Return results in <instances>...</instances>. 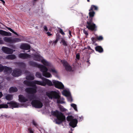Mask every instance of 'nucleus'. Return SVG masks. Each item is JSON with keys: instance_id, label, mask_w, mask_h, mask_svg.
I'll list each match as a JSON object with an SVG mask.
<instances>
[{"instance_id": "obj_1", "label": "nucleus", "mask_w": 133, "mask_h": 133, "mask_svg": "<svg viewBox=\"0 0 133 133\" xmlns=\"http://www.w3.org/2000/svg\"><path fill=\"white\" fill-rule=\"evenodd\" d=\"M89 13V18L87 22L86 26L89 30L92 31H95L97 30V26L93 22V18L95 14L94 11H90Z\"/></svg>"}, {"instance_id": "obj_2", "label": "nucleus", "mask_w": 133, "mask_h": 133, "mask_svg": "<svg viewBox=\"0 0 133 133\" xmlns=\"http://www.w3.org/2000/svg\"><path fill=\"white\" fill-rule=\"evenodd\" d=\"M51 114L57 117V119L56 120V122L57 124H59L65 121V117L64 114L57 110L52 111Z\"/></svg>"}, {"instance_id": "obj_3", "label": "nucleus", "mask_w": 133, "mask_h": 133, "mask_svg": "<svg viewBox=\"0 0 133 133\" xmlns=\"http://www.w3.org/2000/svg\"><path fill=\"white\" fill-rule=\"evenodd\" d=\"M46 95L49 98H52L57 99L60 98V96L59 93L55 91H51L50 92L46 93Z\"/></svg>"}, {"instance_id": "obj_4", "label": "nucleus", "mask_w": 133, "mask_h": 133, "mask_svg": "<svg viewBox=\"0 0 133 133\" xmlns=\"http://www.w3.org/2000/svg\"><path fill=\"white\" fill-rule=\"evenodd\" d=\"M31 104L34 107L37 108H40L43 106L42 103L39 100L34 99L32 100Z\"/></svg>"}, {"instance_id": "obj_5", "label": "nucleus", "mask_w": 133, "mask_h": 133, "mask_svg": "<svg viewBox=\"0 0 133 133\" xmlns=\"http://www.w3.org/2000/svg\"><path fill=\"white\" fill-rule=\"evenodd\" d=\"M61 62L66 71L70 72L73 71L72 68L66 61L64 60H62L61 61Z\"/></svg>"}, {"instance_id": "obj_6", "label": "nucleus", "mask_w": 133, "mask_h": 133, "mask_svg": "<svg viewBox=\"0 0 133 133\" xmlns=\"http://www.w3.org/2000/svg\"><path fill=\"white\" fill-rule=\"evenodd\" d=\"M33 87L27 88L25 89V90L28 93L31 94H34L37 92L36 87L33 86Z\"/></svg>"}, {"instance_id": "obj_7", "label": "nucleus", "mask_w": 133, "mask_h": 133, "mask_svg": "<svg viewBox=\"0 0 133 133\" xmlns=\"http://www.w3.org/2000/svg\"><path fill=\"white\" fill-rule=\"evenodd\" d=\"M52 82L56 88L59 89H63L64 88V85L61 82L55 80L53 81Z\"/></svg>"}, {"instance_id": "obj_8", "label": "nucleus", "mask_w": 133, "mask_h": 133, "mask_svg": "<svg viewBox=\"0 0 133 133\" xmlns=\"http://www.w3.org/2000/svg\"><path fill=\"white\" fill-rule=\"evenodd\" d=\"M22 71L19 69H16L14 70L12 73V75L14 77H18L21 75Z\"/></svg>"}, {"instance_id": "obj_9", "label": "nucleus", "mask_w": 133, "mask_h": 133, "mask_svg": "<svg viewBox=\"0 0 133 133\" xmlns=\"http://www.w3.org/2000/svg\"><path fill=\"white\" fill-rule=\"evenodd\" d=\"M18 57L20 58L25 59L30 58L31 55L26 53H21L18 55Z\"/></svg>"}, {"instance_id": "obj_10", "label": "nucleus", "mask_w": 133, "mask_h": 133, "mask_svg": "<svg viewBox=\"0 0 133 133\" xmlns=\"http://www.w3.org/2000/svg\"><path fill=\"white\" fill-rule=\"evenodd\" d=\"M30 47H31L30 45L25 43L21 44L20 46V48L24 50H30Z\"/></svg>"}, {"instance_id": "obj_11", "label": "nucleus", "mask_w": 133, "mask_h": 133, "mask_svg": "<svg viewBox=\"0 0 133 133\" xmlns=\"http://www.w3.org/2000/svg\"><path fill=\"white\" fill-rule=\"evenodd\" d=\"M21 39L18 38L9 37V43H14L21 41Z\"/></svg>"}, {"instance_id": "obj_12", "label": "nucleus", "mask_w": 133, "mask_h": 133, "mask_svg": "<svg viewBox=\"0 0 133 133\" xmlns=\"http://www.w3.org/2000/svg\"><path fill=\"white\" fill-rule=\"evenodd\" d=\"M38 68H39L41 71L42 72V73L47 72L48 70V68L46 67L42 64H39Z\"/></svg>"}, {"instance_id": "obj_13", "label": "nucleus", "mask_w": 133, "mask_h": 133, "mask_svg": "<svg viewBox=\"0 0 133 133\" xmlns=\"http://www.w3.org/2000/svg\"><path fill=\"white\" fill-rule=\"evenodd\" d=\"M78 122L77 120L76 119H73L69 123V125L73 128L75 127Z\"/></svg>"}, {"instance_id": "obj_14", "label": "nucleus", "mask_w": 133, "mask_h": 133, "mask_svg": "<svg viewBox=\"0 0 133 133\" xmlns=\"http://www.w3.org/2000/svg\"><path fill=\"white\" fill-rule=\"evenodd\" d=\"M38 84L41 86H45V83L44 81H41L38 80H34V86L35 87H36V84Z\"/></svg>"}, {"instance_id": "obj_15", "label": "nucleus", "mask_w": 133, "mask_h": 133, "mask_svg": "<svg viewBox=\"0 0 133 133\" xmlns=\"http://www.w3.org/2000/svg\"><path fill=\"white\" fill-rule=\"evenodd\" d=\"M18 98L19 100L21 102H25L28 101V99L22 95H19L18 96Z\"/></svg>"}, {"instance_id": "obj_16", "label": "nucleus", "mask_w": 133, "mask_h": 133, "mask_svg": "<svg viewBox=\"0 0 133 133\" xmlns=\"http://www.w3.org/2000/svg\"><path fill=\"white\" fill-rule=\"evenodd\" d=\"M42 79L43 81L45 83V85L47 84L50 86H51L54 85L52 82L49 80L44 78H42Z\"/></svg>"}, {"instance_id": "obj_17", "label": "nucleus", "mask_w": 133, "mask_h": 133, "mask_svg": "<svg viewBox=\"0 0 133 133\" xmlns=\"http://www.w3.org/2000/svg\"><path fill=\"white\" fill-rule=\"evenodd\" d=\"M8 67L6 66H3L0 64V72L3 71L5 73H8Z\"/></svg>"}, {"instance_id": "obj_18", "label": "nucleus", "mask_w": 133, "mask_h": 133, "mask_svg": "<svg viewBox=\"0 0 133 133\" xmlns=\"http://www.w3.org/2000/svg\"><path fill=\"white\" fill-rule=\"evenodd\" d=\"M42 57L39 54H35L34 55V60L37 61H40L42 60Z\"/></svg>"}, {"instance_id": "obj_19", "label": "nucleus", "mask_w": 133, "mask_h": 133, "mask_svg": "<svg viewBox=\"0 0 133 133\" xmlns=\"http://www.w3.org/2000/svg\"><path fill=\"white\" fill-rule=\"evenodd\" d=\"M23 83L28 86L32 87L34 86V81H29L27 80L24 81Z\"/></svg>"}, {"instance_id": "obj_20", "label": "nucleus", "mask_w": 133, "mask_h": 133, "mask_svg": "<svg viewBox=\"0 0 133 133\" xmlns=\"http://www.w3.org/2000/svg\"><path fill=\"white\" fill-rule=\"evenodd\" d=\"M28 63L30 66L35 67H38L39 65L37 64L36 62L33 61H30L28 62Z\"/></svg>"}, {"instance_id": "obj_21", "label": "nucleus", "mask_w": 133, "mask_h": 133, "mask_svg": "<svg viewBox=\"0 0 133 133\" xmlns=\"http://www.w3.org/2000/svg\"><path fill=\"white\" fill-rule=\"evenodd\" d=\"M95 50L99 53H102L103 51V48L100 46H97L95 48Z\"/></svg>"}, {"instance_id": "obj_22", "label": "nucleus", "mask_w": 133, "mask_h": 133, "mask_svg": "<svg viewBox=\"0 0 133 133\" xmlns=\"http://www.w3.org/2000/svg\"><path fill=\"white\" fill-rule=\"evenodd\" d=\"M27 98L30 101H31L36 99V96L34 94H31L28 95Z\"/></svg>"}, {"instance_id": "obj_23", "label": "nucleus", "mask_w": 133, "mask_h": 133, "mask_svg": "<svg viewBox=\"0 0 133 133\" xmlns=\"http://www.w3.org/2000/svg\"><path fill=\"white\" fill-rule=\"evenodd\" d=\"M9 105H10L11 107L14 108L18 107V106L17 103L13 101L9 102Z\"/></svg>"}, {"instance_id": "obj_24", "label": "nucleus", "mask_w": 133, "mask_h": 133, "mask_svg": "<svg viewBox=\"0 0 133 133\" xmlns=\"http://www.w3.org/2000/svg\"><path fill=\"white\" fill-rule=\"evenodd\" d=\"M3 94L1 92H0V98L2 96ZM8 107V105L7 104H0V109L2 108H7Z\"/></svg>"}, {"instance_id": "obj_25", "label": "nucleus", "mask_w": 133, "mask_h": 133, "mask_svg": "<svg viewBox=\"0 0 133 133\" xmlns=\"http://www.w3.org/2000/svg\"><path fill=\"white\" fill-rule=\"evenodd\" d=\"M18 89L16 87H12L9 89V91L10 92H17Z\"/></svg>"}, {"instance_id": "obj_26", "label": "nucleus", "mask_w": 133, "mask_h": 133, "mask_svg": "<svg viewBox=\"0 0 133 133\" xmlns=\"http://www.w3.org/2000/svg\"><path fill=\"white\" fill-rule=\"evenodd\" d=\"M60 43L62 44L65 46H67L68 45V42L65 39H62Z\"/></svg>"}, {"instance_id": "obj_27", "label": "nucleus", "mask_w": 133, "mask_h": 133, "mask_svg": "<svg viewBox=\"0 0 133 133\" xmlns=\"http://www.w3.org/2000/svg\"><path fill=\"white\" fill-rule=\"evenodd\" d=\"M17 64L19 67L23 69L25 68L26 66L25 64L22 62L18 63Z\"/></svg>"}, {"instance_id": "obj_28", "label": "nucleus", "mask_w": 133, "mask_h": 133, "mask_svg": "<svg viewBox=\"0 0 133 133\" xmlns=\"http://www.w3.org/2000/svg\"><path fill=\"white\" fill-rule=\"evenodd\" d=\"M64 99L63 98H61V97L59 98V99H57V103L58 104H63L65 102L63 101Z\"/></svg>"}, {"instance_id": "obj_29", "label": "nucleus", "mask_w": 133, "mask_h": 133, "mask_svg": "<svg viewBox=\"0 0 133 133\" xmlns=\"http://www.w3.org/2000/svg\"><path fill=\"white\" fill-rule=\"evenodd\" d=\"M98 10V8L96 6L94 5H92L91 6L90 9L89 10V11H90L97 10Z\"/></svg>"}, {"instance_id": "obj_30", "label": "nucleus", "mask_w": 133, "mask_h": 133, "mask_svg": "<svg viewBox=\"0 0 133 133\" xmlns=\"http://www.w3.org/2000/svg\"><path fill=\"white\" fill-rule=\"evenodd\" d=\"M43 75L46 77L49 78L52 76L51 74L47 72H46L44 73H42Z\"/></svg>"}, {"instance_id": "obj_31", "label": "nucleus", "mask_w": 133, "mask_h": 133, "mask_svg": "<svg viewBox=\"0 0 133 133\" xmlns=\"http://www.w3.org/2000/svg\"><path fill=\"white\" fill-rule=\"evenodd\" d=\"M26 79L29 80H32L34 79V76L29 75L26 76Z\"/></svg>"}, {"instance_id": "obj_32", "label": "nucleus", "mask_w": 133, "mask_h": 133, "mask_svg": "<svg viewBox=\"0 0 133 133\" xmlns=\"http://www.w3.org/2000/svg\"><path fill=\"white\" fill-rule=\"evenodd\" d=\"M2 50L5 53L8 54V48L6 47H3L2 48Z\"/></svg>"}, {"instance_id": "obj_33", "label": "nucleus", "mask_w": 133, "mask_h": 133, "mask_svg": "<svg viewBox=\"0 0 133 133\" xmlns=\"http://www.w3.org/2000/svg\"><path fill=\"white\" fill-rule=\"evenodd\" d=\"M41 62L45 65L48 66L49 65V63L44 59H43L42 60H41Z\"/></svg>"}, {"instance_id": "obj_34", "label": "nucleus", "mask_w": 133, "mask_h": 133, "mask_svg": "<svg viewBox=\"0 0 133 133\" xmlns=\"http://www.w3.org/2000/svg\"><path fill=\"white\" fill-rule=\"evenodd\" d=\"M0 34L5 36H7L8 35V32L2 30H0Z\"/></svg>"}, {"instance_id": "obj_35", "label": "nucleus", "mask_w": 133, "mask_h": 133, "mask_svg": "<svg viewBox=\"0 0 133 133\" xmlns=\"http://www.w3.org/2000/svg\"><path fill=\"white\" fill-rule=\"evenodd\" d=\"M74 118V117L72 115H70L68 116L66 118V120L68 121H71Z\"/></svg>"}, {"instance_id": "obj_36", "label": "nucleus", "mask_w": 133, "mask_h": 133, "mask_svg": "<svg viewBox=\"0 0 133 133\" xmlns=\"http://www.w3.org/2000/svg\"><path fill=\"white\" fill-rule=\"evenodd\" d=\"M63 94L66 96H68L70 95V94L69 92L67 90H64Z\"/></svg>"}, {"instance_id": "obj_37", "label": "nucleus", "mask_w": 133, "mask_h": 133, "mask_svg": "<svg viewBox=\"0 0 133 133\" xmlns=\"http://www.w3.org/2000/svg\"><path fill=\"white\" fill-rule=\"evenodd\" d=\"M91 39L92 42V44H94L95 43L97 40V37L96 38H95L92 37L91 38Z\"/></svg>"}, {"instance_id": "obj_38", "label": "nucleus", "mask_w": 133, "mask_h": 133, "mask_svg": "<svg viewBox=\"0 0 133 133\" xmlns=\"http://www.w3.org/2000/svg\"><path fill=\"white\" fill-rule=\"evenodd\" d=\"M16 58L15 55H9V59H14Z\"/></svg>"}, {"instance_id": "obj_39", "label": "nucleus", "mask_w": 133, "mask_h": 133, "mask_svg": "<svg viewBox=\"0 0 133 133\" xmlns=\"http://www.w3.org/2000/svg\"><path fill=\"white\" fill-rule=\"evenodd\" d=\"M71 105L76 111H77V106L76 104L74 103H72L71 104Z\"/></svg>"}, {"instance_id": "obj_40", "label": "nucleus", "mask_w": 133, "mask_h": 133, "mask_svg": "<svg viewBox=\"0 0 133 133\" xmlns=\"http://www.w3.org/2000/svg\"><path fill=\"white\" fill-rule=\"evenodd\" d=\"M59 108L60 111L62 112L65 111L66 110V109L64 108L63 106L60 107Z\"/></svg>"}, {"instance_id": "obj_41", "label": "nucleus", "mask_w": 133, "mask_h": 133, "mask_svg": "<svg viewBox=\"0 0 133 133\" xmlns=\"http://www.w3.org/2000/svg\"><path fill=\"white\" fill-rule=\"evenodd\" d=\"M49 71L50 72H52V73L54 74H57V71L54 69H51L49 70Z\"/></svg>"}, {"instance_id": "obj_42", "label": "nucleus", "mask_w": 133, "mask_h": 133, "mask_svg": "<svg viewBox=\"0 0 133 133\" xmlns=\"http://www.w3.org/2000/svg\"><path fill=\"white\" fill-rule=\"evenodd\" d=\"M36 76L37 77L41 78L42 77V75L39 72H37L36 74Z\"/></svg>"}, {"instance_id": "obj_43", "label": "nucleus", "mask_w": 133, "mask_h": 133, "mask_svg": "<svg viewBox=\"0 0 133 133\" xmlns=\"http://www.w3.org/2000/svg\"><path fill=\"white\" fill-rule=\"evenodd\" d=\"M96 37L97 40L101 41L103 39V37L102 36H97Z\"/></svg>"}, {"instance_id": "obj_44", "label": "nucleus", "mask_w": 133, "mask_h": 133, "mask_svg": "<svg viewBox=\"0 0 133 133\" xmlns=\"http://www.w3.org/2000/svg\"><path fill=\"white\" fill-rule=\"evenodd\" d=\"M9 30L11 32H12L14 34L18 36V35L14 31V30H13L11 28L9 27Z\"/></svg>"}, {"instance_id": "obj_45", "label": "nucleus", "mask_w": 133, "mask_h": 133, "mask_svg": "<svg viewBox=\"0 0 133 133\" xmlns=\"http://www.w3.org/2000/svg\"><path fill=\"white\" fill-rule=\"evenodd\" d=\"M28 132L30 133H34V131L31 128H28Z\"/></svg>"}, {"instance_id": "obj_46", "label": "nucleus", "mask_w": 133, "mask_h": 133, "mask_svg": "<svg viewBox=\"0 0 133 133\" xmlns=\"http://www.w3.org/2000/svg\"><path fill=\"white\" fill-rule=\"evenodd\" d=\"M59 32L61 34H62V35H64L65 34L63 32L62 30L61 29L59 28Z\"/></svg>"}, {"instance_id": "obj_47", "label": "nucleus", "mask_w": 133, "mask_h": 133, "mask_svg": "<svg viewBox=\"0 0 133 133\" xmlns=\"http://www.w3.org/2000/svg\"><path fill=\"white\" fill-rule=\"evenodd\" d=\"M32 123L33 124L35 125L36 127L37 128L38 126V125L37 124V123L35 122L34 120L32 121Z\"/></svg>"}, {"instance_id": "obj_48", "label": "nucleus", "mask_w": 133, "mask_h": 133, "mask_svg": "<svg viewBox=\"0 0 133 133\" xmlns=\"http://www.w3.org/2000/svg\"><path fill=\"white\" fill-rule=\"evenodd\" d=\"M13 52V50L10 48H9V54H12Z\"/></svg>"}, {"instance_id": "obj_49", "label": "nucleus", "mask_w": 133, "mask_h": 133, "mask_svg": "<svg viewBox=\"0 0 133 133\" xmlns=\"http://www.w3.org/2000/svg\"><path fill=\"white\" fill-rule=\"evenodd\" d=\"M13 98V95L9 94V101L12 100Z\"/></svg>"}, {"instance_id": "obj_50", "label": "nucleus", "mask_w": 133, "mask_h": 133, "mask_svg": "<svg viewBox=\"0 0 133 133\" xmlns=\"http://www.w3.org/2000/svg\"><path fill=\"white\" fill-rule=\"evenodd\" d=\"M83 31L84 33L87 36H88V32L86 31L85 29H83Z\"/></svg>"}, {"instance_id": "obj_51", "label": "nucleus", "mask_w": 133, "mask_h": 133, "mask_svg": "<svg viewBox=\"0 0 133 133\" xmlns=\"http://www.w3.org/2000/svg\"><path fill=\"white\" fill-rule=\"evenodd\" d=\"M4 40L6 42H8V37H5L4 38Z\"/></svg>"}, {"instance_id": "obj_52", "label": "nucleus", "mask_w": 133, "mask_h": 133, "mask_svg": "<svg viewBox=\"0 0 133 133\" xmlns=\"http://www.w3.org/2000/svg\"><path fill=\"white\" fill-rule=\"evenodd\" d=\"M60 38L59 35V34L57 33L56 34V39H58V40H59Z\"/></svg>"}, {"instance_id": "obj_53", "label": "nucleus", "mask_w": 133, "mask_h": 133, "mask_svg": "<svg viewBox=\"0 0 133 133\" xmlns=\"http://www.w3.org/2000/svg\"><path fill=\"white\" fill-rule=\"evenodd\" d=\"M76 58L77 59H79L80 58V55L79 54H77L76 55Z\"/></svg>"}, {"instance_id": "obj_54", "label": "nucleus", "mask_w": 133, "mask_h": 133, "mask_svg": "<svg viewBox=\"0 0 133 133\" xmlns=\"http://www.w3.org/2000/svg\"><path fill=\"white\" fill-rule=\"evenodd\" d=\"M44 29L46 31H47L48 30V29L46 26L45 25L44 26Z\"/></svg>"}, {"instance_id": "obj_55", "label": "nucleus", "mask_w": 133, "mask_h": 133, "mask_svg": "<svg viewBox=\"0 0 133 133\" xmlns=\"http://www.w3.org/2000/svg\"><path fill=\"white\" fill-rule=\"evenodd\" d=\"M68 100L69 101L71 102L72 101V99L71 97H68Z\"/></svg>"}, {"instance_id": "obj_56", "label": "nucleus", "mask_w": 133, "mask_h": 133, "mask_svg": "<svg viewBox=\"0 0 133 133\" xmlns=\"http://www.w3.org/2000/svg\"><path fill=\"white\" fill-rule=\"evenodd\" d=\"M58 38L56 39V40L55 41H53V43H54L55 44H56L57 43V42H58Z\"/></svg>"}, {"instance_id": "obj_57", "label": "nucleus", "mask_w": 133, "mask_h": 133, "mask_svg": "<svg viewBox=\"0 0 133 133\" xmlns=\"http://www.w3.org/2000/svg\"><path fill=\"white\" fill-rule=\"evenodd\" d=\"M4 43L2 39L1 38H0V44H2Z\"/></svg>"}, {"instance_id": "obj_58", "label": "nucleus", "mask_w": 133, "mask_h": 133, "mask_svg": "<svg viewBox=\"0 0 133 133\" xmlns=\"http://www.w3.org/2000/svg\"><path fill=\"white\" fill-rule=\"evenodd\" d=\"M46 34L48 36H50L51 35V34H50V32L49 31L47 32Z\"/></svg>"}, {"instance_id": "obj_59", "label": "nucleus", "mask_w": 133, "mask_h": 133, "mask_svg": "<svg viewBox=\"0 0 133 133\" xmlns=\"http://www.w3.org/2000/svg\"><path fill=\"white\" fill-rule=\"evenodd\" d=\"M0 1H1L3 3V4L4 5L5 2V1L3 0H0Z\"/></svg>"}, {"instance_id": "obj_60", "label": "nucleus", "mask_w": 133, "mask_h": 133, "mask_svg": "<svg viewBox=\"0 0 133 133\" xmlns=\"http://www.w3.org/2000/svg\"><path fill=\"white\" fill-rule=\"evenodd\" d=\"M88 49L89 50H92V49L89 46H88Z\"/></svg>"}, {"instance_id": "obj_61", "label": "nucleus", "mask_w": 133, "mask_h": 133, "mask_svg": "<svg viewBox=\"0 0 133 133\" xmlns=\"http://www.w3.org/2000/svg\"><path fill=\"white\" fill-rule=\"evenodd\" d=\"M5 99L7 100H8V96L7 95L5 97Z\"/></svg>"}, {"instance_id": "obj_62", "label": "nucleus", "mask_w": 133, "mask_h": 133, "mask_svg": "<svg viewBox=\"0 0 133 133\" xmlns=\"http://www.w3.org/2000/svg\"><path fill=\"white\" fill-rule=\"evenodd\" d=\"M64 50L65 53H66V50L65 48L64 49Z\"/></svg>"}, {"instance_id": "obj_63", "label": "nucleus", "mask_w": 133, "mask_h": 133, "mask_svg": "<svg viewBox=\"0 0 133 133\" xmlns=\"http://www.w3.org/2000/svg\"><path fill=\"white\" fill-rule=\"evenodd\" d=\"M91 50V51L90 53H91L94 52V50H92H92Z\"/></svg>"}, {"instance_id": "obj_64", "label": "nucleus", "mask_w": 133, "mask_h": 133, "mask_svg": "<svg viewBox=\"0 0 133 133\" xmlns=\"http://www.w3.org/2000/svg\"><path fill=\"white\" fill-rule=\"evenodd\" d=\"M71 31H70L69 30V34L71 36Z\"/></svg>"}]
</instances>
